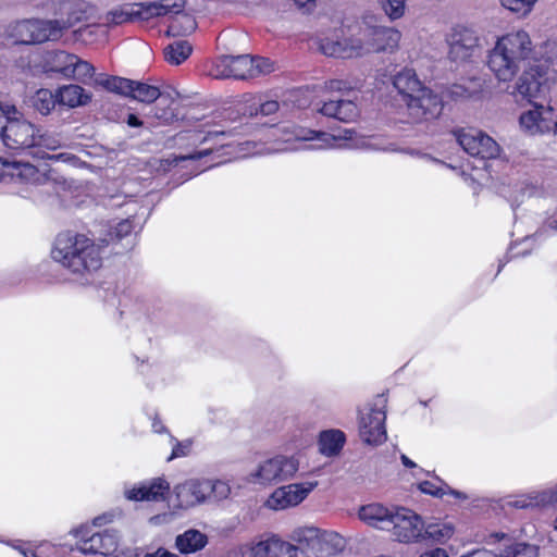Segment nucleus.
<instances>
[{"instance_id":"obj_28","label":"nucleus","mask_w":557,"mask_h":557,"mask_svg":"<svg viewBox=\"0 0 557 557\" xmlns=\"http://www.w3.org/2000/svg\"><path fill=\"white\" fill-rule=\"evenodd\" d=\"M401 33L393 27L375 25L374 46L375 53H393L399 47Z\"/></svg>"},{"instance_id":"obj_46","label":"nucleus","mask_w":557,"mask_h":557,"mask_svg":"<svg viewBox=\"0 0 557 557\" xmlns=\"http://www.w3.org/2000/svg\"><path fill=\"white\" fill-rule=\"evenodd\" d=\"M274 70V64L269 59L251 57L250 77L269 74Z\"/></svg>"},{"instance_id":"obj_31","label":"nucleus","mask_w":557,"mask_h":557,"mask_svg":"<svg viewBox=\"0 0 557 557\" xmlns=\"http://www.w3.org/2000/svg\"><path fill=\"white\" fill-rule=\"evenodd\" d=\"M555 503H557V488L555 491H543L523 495L515 500L508 502V505L515 508L527 509Z\"/></svg>"},{"instance_id":"obj_48","label":"nucleus","mask_w":557,"mask_h":557,"mask_svg":"<svg viewBox=\"0 0 557 557\" xmlns=\"http://www.w3.org/2000/svg\"><path fill=\"white\" fill-rule=\"evenodd\" d=\"M122 516L123 511L121 509H112L95 517L92 519V527H103L113 522L115 519L121 518Z\"/></svg>"},{"instance_id":"obj_23","label":"nucleus","mask_w":557,"mask_h":557,"mask_svg":"<svg viewBox=\"0 0 557 557\" xmlns=\"http://www.w3.org/2000/svg\"><path fill=\"white\" fill-rule=\"evenodd\" d=\"M65 28V23L60 20L32 18V45L58 40Z\"/></svg>"},{"instance_id":"obj_10","label":"nucleus","mask_w":557,"mask_h":557,"mask_svg":"<svg viewBox=\"0 0 557 557\" xmlns=\"http://www.w3.org/2000/svg\"><path fill=\"white\" fill-rule=\"evenodd\" d=\"M448 57L454 62H465L472 58L479 47V37L474 29L456 25L447 35Z\"/></svg>"},{"instance_id":"obj_64","label":"nucleus","mask_w":557,"mask_h":557,"mask_svg":"<svg viewBox=\"0 0 557 557\" xmlns=\"http://www.w3.org/2000/svg\"><path fill=\"white\" fill-rule=\"evenodd\" d=\"M344 83L341 81H330L327 83V88L330 90H341L343 88Z\"/></svg>"},{"instance_id":"obj_11","label":"nucleus","mask_w":557,"mask_h":557,"mask_svg":"<svg viewBox=\"0 0 557 557\" xmlns=\"http://www.w3.org/2000/svg\"><path fill=\"white\" fill-rule=\"evenodd\" d=\"M42 180L44 175L29 162L0 157V183L39 184Z\"/></svg>"},{"instance_id":"obj_51","label":"nucleus","mask_w":557,"mask_h":557,"mask_svg":"<svg viewBox=\"0 0 557 557\" xmlns=\"http://www.w3.org/2000/svg\"><path fill=\"white\" fill-rule=\"evenodd\" d=\"M419 488L422 493L433 495L436 497H442L444 494H446V492L443 487H437L429 481H424V482L420 483Z\"/></svg>"},{"instance_id":"obj_29","label":"nucleus","mask_w":557,"mask_h":557,"mask_svg":"<svg viewBox=\"0 0 557 557\" xmlns=\"http://www.w3.org/2000/svg\"><path fill=\"white\" fill-rule=\"evenodd\" d=\"M318 49L327 57L354 58L349 38L322 37L317 41Z\"/></svg>"},{"instance_id":"obj_14","label":"nucleus","mask_w":557,"mask_h":557,"mask_svg":"<svg viewBox=\"0 0 557 557\" xmlns=\"http://www.w3.org/2000/svg\"><path fill=\"white\" fill-rule=\"evenodd\" d=\"M251 57L247 54L232 57L222 55L210 70V75L214 78H237L245 79L250 77Z\"/></svg>"},{"instance_id":"obj_61","label":"nucleus","mask_w":557,"mask_h":557,"mask_svg":"<svg viewBox=\"0 0 557 557\" xmlns=\"http://www.w3.org/2000/svg\"><path fill=\"white\" fill-rule=\"evenodd\" d=\"M472 557H509V556L504 549L503 552H500L498 555H495V556L488 550H479V552L473 553Z\"/></svg>"},{"instance_id":"obj_37","label":"nucleus","mask_w":557,"mask_h":557,"mask_svg":"<svg viewBox=\"0 0 557 557\" xmlns=\"http://www.w3.org/2000/svg\"><path fill=\"white\" fill-rule=\"evenodd\" d=\"M62 146V137L59 133L48 129H42L37 126V134L35 135L34 148H44L47 150H57Z\"/></svg>"},{"instance_id":"obj_41","label":"nucleus","mask_w":557,"mask_h":557,"mask_svg":"<svg viewBox=\"0 0 557 557\" xmlns=\"http://www.w3.org/2000/svg\"><path fill=\"white\" fill-rule=\"evenodd\" d=\"M203 490L206 499L213 497L216 500H222L227 498L231 493L228 483L221 480H203Z\"/></svg>"},{"instance_id":"obj_59","label":"nucleus","mask_w":557,"mask_h":557,"mask_svg":"<svg viewBox=\"0 0 557 557\" xmlns=\"http://www.w3.org/2000/svg\"><path fill=\"white\" fill-rule=\"evenodd\" d=\"M164 59L169 64L174 65V42L164 48Z\"/></svg>"},{"instance_id":"obj_63","label":"nucleus","mask_w":557,"mask_h":557,"mask_svg":"<svg viewBox=\"0 0 557 557\" xmlns=\"http://www.w3.org/2000/svg\"><path fill=\"white\" fill-rule=\"evenodd\" d=\"M294 1H295V4L300 9H302V8L310 9V7H312L314 4L315 0H294Z\"/></svg>"},{"instance_id":"obj_7","label":"nucleus","mask_w":557,"mask_h":557,"mask_svg":"<svg viewBox=\"0 0 557 557\" xmlns=\"http://www.w3.org/2000/svg\"><path fill=\"white\" fill-rule=\"evenodd\" d=\"M170 493V482L164 476H156L125 486L123 495L134 503H159L168 500Z\"/></svg>"},{"instance_id":"obj_49","label":"nucleus","mask_w":557,"mask_h":557,"mask_svg":"<svg viewBox=\"0 0 557 557\" xmlns=\"http://www.w3.org/2000/svg\"><path fill=\"white\" fill-rule=\"evenodd\" d=\"M277 110H278V102L271 100V101H265L263 103H260L259 109L253 110L252 107H250L249 115L252 116V115H258L260 113L261 115L267 116V115H271V114L275 113Z\"/></svg>"},{"instance_id":"obj_52","label":"nucleus","mask_w":557,"mask_h":557,"mask_svg":"<svg viewBox=\"0 0 557 557\" xmlns=\"http://www.w3.org/2000/svg\"><path fill=\"white\" fill-rule=\"evenodd\" d=\"M95 532L92 531V528L89 525H81L73 530L74 536L78 540L77 548L79 549V545L83 544L84 541H87L90 539L91 534Z\"/></svg>"},{"instance_id":"obj_25","label":"nucleus","mask_w":557,"mask_h":557,"mask_svg":"<svg viewBox=\"0 0 557 557\" xmlns=\"http://www.w3.org/2000/svg\"><path fill=\"white\" fill-rule=\"evenodd\" d=\"M394 511L381 504H369L360 508L359 518L371 527L389 530Z\"/></svg>"},{"instance_id":"obj_18","label":"nucleus","mask_w":557,"mask_h":557,"mask_svg":"<svg viewBox=\"0 0 557 557\" xmlns=\"http://www.w3.org/2000/svg\"><path fill=\"white\" fill-rule=\"evenodd\" d=\"M250 557H309L304 550L277 537L260 541L250 548Z\"/></svg>"},{"instance_id":"obj_8","label":"nucleus","mask_w":557,"mask_h":557,"mask_svg":"<svg viewBox=\"0 0 557 557\" xmlns=\"http://www.w3.org/2000/svg\"><path fill=\"white\" fill-rule=\"evenodd\" d=\"M391 527L394 537L401 543L419 542L423 536L424 522L422 518L405 507L395 509Z\"/></svg>"},{"instance_id":"obj_39","label":"nucleus","mask_w":557,"mask_h":557,"mask_svg":"<svg viewBox=\"0 0 557 557\" xmlns=\"http://www.w3.org/2000/svg\"><path fill=\"white\" fill-rule=\"evenodd\" d=\"M454 534V528L445 523L424 524L423 536L421 540H432L434 542H445Z\"/></svg>"},{"instance_id":"obj_1","label":"nucleus","mask_w":557,"mask_h":557,"mask_svg":"<svg viewBox=\"0 0 557 557\" xmlns=\"http://www.w3.org/2000/svg\"><path fill=\"white\" fill-rule=\"evenodd\" d=\"M51 257L74 274H90L102 264L99 248L94 240L72 232L57 236Z\"/></svg>"},{"instance_id":"obj_55","label":"nucleus","mask_w":557,"mask_h":557,"mask_svg":"<svg viewBox=\"0 0 557 557\" xmlns=\"http://www.w3.org/2000/svg\"><path fill=\"white\" fill-rule=\"evenodd\" d=\"M209 150H203L201 152H198V153H195V154H189V156H176L175 158V161H176V166L180 164V163H184V162H191L194 163L195 161L201 159L202 157L205 156H208L209 154Z\"/></svg>"},{"instance_id":"obj_30","label":"nucleus","mask_w":557,"mask_h":557,"mask_svg":"<svg viewBox=\"0 0 557 557\" xmlns=\"http://www.w3.org/2000/svg\"><path fill=\"white\" fill-rule=\"evenodd\" d=\"M207 543V535L196 529L187 530L176 536V548L183 554H191L201 550Z\"/></svg>"},{"instance_id":"obj_24","label":"nucleus","mask_w":557,"mask_h":557,"mask_svg":"<svg viewBox=\"0 0 557 557\" xmlns=\"http://www.w3.org/2000/svg\"><path fill=\"white\" fill-rule=\"evenodd\" d=\"M325 116L337 119L342 122H351L359 115V110L351 100H329L319 109Z\"/></svg>"},{"instance_id":"obj_43","label":"nucleus","mask_w":557,"mask_h":557,"mask_svg":"<svg viewBox=\"0 0 557 557\" xmlns=\"http://www.w3.org/2000/svg\"><path fill=\"white\" fill-rule=\"evenodd\" d=\"M381 8L391 21L399 20L406 11L405 0H381Z\"/></svg>"},{"instance_id":"obj_3","label":"nucleus","mask_w":557,"mask_h":557,"mask_svg":"<svg viewBox=\"0 0 557 557\" xmlns=\"http://www.w3.org/2000/svg\"><path fill=\"white\" fill-rule=\"evenodd\" d=\"M299 470V459L295 456L277 454L261 460L248 473V483L271 486L292 480Z\"/></svg>"},{"instance_id":"obj_47","label":"nucleus","mask_w":557,"mask_h":557,"mask_svg":"<svg viewBox=\"0 0 557 557\" xmlns=\"http://www.w3.org/2000/svg\"><path fill=\"white\" fill-rule=\"evenodd\" d=\"M194 47L187 39L176 40V65L185 62L193 53Z\"/></svg>"},{"instance_id":"obj_17","label":"nucleus","mask_w":557,"mask_h":557,"mask_svg":"<svg viewBox=\"0 0 557 557\" xmlns=\"http://www.w3.org/2000/svg\"><path fill=\"white\" fill-rule=\"evenodd\" d=\"M120 535L114 529H106L101 532H95L90 539L84 541L79 545V552L83 554H100L109 556L116 552L119 546Z\"/></svg>"},{"instance_id":"obj_42","label":"nucleus","mask_w":557,"mask_h":557,"mask_svg":"<svg viewBox=\"0 0 557 557\" xmlns=\"http://www.w3.org/2000/svg\"><path fill=\"white\" fill-rule=\"evenodd\" d=\"M95 71L96 70L91 63L79 59L77 55H74L70 73H72L77 79L84 82L86 78H91L95 74Z\"/></svg>"},{"instance_id":"obj_53","label":"nucleus","mask_w":557,"mask_h":557,"mask_svg":"<svg viewBox=\"0 0 557 557\" xmlns=\"http://www.w3.org/2000/svg\"><path fill=\"white\" fill-rule=\"evenodd\" d=\"M448 92L449 96L454 99L469 98L472 95V92L468 88L460 84L453 85L449 88Z\"/></svg>"},{"instance_id":"obj_19","label":"nucleus","mask_w":557,"mask_h":557,"mask_svg":"<svg viewBox=\"0 0 557 557\" xmlns=\"http://www.w3.org/2000/svg\"><path fill=\"white\" fill-rule=\"evenodd\" d=\"M135 216H128L119 221L114 225H109L106 237L100 240L103 245L117 244L125 240V244H123L124 249H133L136 245V227L138 226V223H135Z\"/></svg>"},{"instance_id":"obj_21","label":"nucleus","mask_w":557,"mask_h":557,"mask_svg":"<svg viewBox=\"0 0 557 557\" xmlns=\"http://www.w3.org/2000/svg\"><path fill=\"white\" fill-rule=\"evenodd\" d=\"M352 131L344 129L338 135H332L325 132H318L312 129L298 128L295 133V138L302 141H315L309 146L310 149H324L333 148L336 146L337 140L351 139Z\"/></svg>"},{"instance_id":"obj_62","label":"nucleus","mask_w":557,"mask_h":557,"mask_svg":"<svg viewBox=\"0 0 557 557\" xmlns=\"http://www.w3.org/2000/svg\"><path fill=\"white\" fill-rule=\"evenodd\" d=\"M5 128H7V117L4 116L3 113L0 112V138L2 141L4 140V135L7 134Z\"/></svg>"},{"instance_id":"obj_27","label":"nucleus","mask_w":557,"mask_h":557,"mask_svg":"<svg viewBox=\"0 0 557 557\" xmlns=\"http://www.w3.org/2000/svg\"><path fill=\"white\" fill-rule=\"evenodd\" d=\"M393 85L406 103L423 87L416 72L410 69H405L396 74L393 78Z\"/></svg>"},{"instance_id":"obj_12","label":"nucleus","mask_w":557,"mask_h":557,"mask_svg":"<svg viewBox=\"0 0 557 557\" xmlns=\"http://www.w3.org/2000/svg\"><path fill=\"white\" fill-rule=\"evenodd\" d=\"M318 486V482L292 483L277 487L268 504L272 509L282 510L299 505Z\"/></svg>"},{"instance_id":"obj_58","label":"nucleus","mask_w":557,"mask_h":557,"mask_svg":"<svg viewBox=\"0 0 557 557\" xmlns=\"http://www.w3.org/2000/svg\"><path fill=\"white\" fill-rule=\"evenodd\" d=\"M144 557H174V554L163 547H160L156 552L146 553Z\"/></svg>"},{"instance_id":"obj_22","label":"nucleus","mask_w":557,"mask_h":557,"mask_svg":"<svg viewBox=\"0 0 557 557\" xmlns=\"http://www.w3.org/2000/svg\"><path fill=\"white\" fill-rule=\"evenodd\" d=\"M177 507L190 508L206 502L203 480L190 479L176 486Z\"/></svg>"},{"instance_id":"obj_35","label":"nucleus","mask_w":557,"mask_h":557,"mask_svg":"<svg viewBox=\"0 0 557 557\" xmlns=\"http://www.w3.org/2000/svg\"><path fill=\"white\" fill-rule=\"evenodd\" d=\"M74 55L63 50H52L46 53L45 62L50 71L69 75Z\"/></svg>"},{"instance_id":"obj_4","label":"nucleus","mask_w":557,"mask_h":557,"mask_svg":"<svg viewBox=\"0 0 557 557\" xmlns=\"http://www.w3.org/2000/svg\"><path fill=\"white\" fill-rule=\"evenodd\" d=\"M0 112L7 117L3 145L8 149L17 151L33 149L37 126L27 121L24 114L9 102L0 101Z\"/></svg>"},{"instance_id":"obj_16","label":"nucleus","mask_w":557,"mask_h":557,"mask_svg":"<svg viewBox=\"0 0 557 557\" xmlns=\"http://www.w3.org/2000/svg\"><path fill=\"white\" fill-rule=\"evenodd\" d=\"M375 22L376 17L374 15H363L361 21L358 22L357 32L349 37L354 58L375 53Z\"/></svg>"},{"instance_id":"obj_60","label":"nucleus","mask_w":557,"mask_h":557,"mask_svg":"<svg viewBox=\"0 0 557 557\" xmlns=\"http://www.w3.org/2000/svg\"><path fill=\"white\" fill-rule=\"evenodd\" d=\"M126 124L129 127H140L143 125V121L137 114L129 113L126 119Z\"/></svg>"},{"instance_id":"obj_15","label":"nucleus","mask_w":557,"mask_h":557,"mask_svg":"<svg viewBox=\"0 0 557 557\" xmlns=\"http://www.w3.org/2000/svg\"><path fill=\"white\" fill-rule=\"evenodd\" d=\"M410 115L416 120H428L437 116L442 111V100L431 89L422 87L407 101Z\"/></svg>"},{"instance_id":"obj_13","label":"nucleus","mask_w":557,"mask_h":557,"mask_svg":"<svg viewBox=\"0 0 557 557\" xmlns=\"http://www.w3.org/2000/svg\"><path fill=\"white\" fill-rule=\"evenodd\" d=\"M521 128L530 134L557 133V121L550 107L534 104L533 109L523 112L519 119Z\"/></svg>"},{"instance_id":"obj_45","label":"nucleus","mask_w":557,"mask_h":557,"mask_svg":"<svg viewBox=\"0 0 557 557\" xmlns=\"http://www.w3.org/2000/svg\"><path fill=\"white\" fill-rule=\"evenodd\" d=\"M537 0H499L500 4L517 14H529Z\"/></svg>"},{"instance_id":"obj_40","label":"nucleus","mask_w":557,"mask_h":557,"mask_svg":"<svg viewBox=\"0 0 557 557\" xmlns=\"http://www.w3.org/2000/svg\"><path fill=\"white\" fill-rule=\"evenodd\" d=\"M9 33L16 44L32 45V18L17 21L10 26Z\"/></svg>"},{"instance_id":"obj_5","label":"nucleus","mask_w":557,"mask_h":557,"mask_svg":"<svg viewBox=\"0 0 557 557\" xmlns=\"http://www.w3.org/2000/svg\"><path fill=\"white\" fill-rule=\"evenodd\" d=\"M386 406L387 399L381 394L374 398V401L364 411H360L359 433L364 443L381 445L386 441Z\"/></svg>"},{"instance_id":"obj_6","label":"nucleus","mask_w":557,"mask_h":557,"mask_svg":"<svg viewBox=\"0 0 557 557\" xmlns=\"http://www.w3.org/2000/svg\"><path fill=\"white\" fill-rule=\"evenodd\" d=\"M174 4L163 2L134 3L121 9L112 10L107 21L113 25H121L134 21H147L151 17L164 16L171 12Z\"/></svg>"},{"instance_id":"obj_33","label":"nucleus","mask_w":557,"mask_h":557,"mask_svg":"<svg viewBox=\"0 0 557 557\" xmlns=\"http://www.w3.org/2000/svg\"><path fill=\"white\" fill-rule=\"evenodd\" d=\"M30 107L41 115L46 116L51 113L58 103L55 92L50 89L40 88L30 97Z\"/></svg>"},{"instance_id":"obj_34","label":"nucleus","mask_w":557,"mask_h":557,"mask_svg":"<svg viewBox=\"0 0 557 557\" xmlns=\"http://www.w3.org/2000/svg\"><path fill=\"white\" fill-rule=\"evenodd\" d=\"M95 83L110 92L128 97L132 92L133 81L120 76L99 75Z\"/></svg>"},{"instance_id":"obj_36","label":"nucleus","mask_w":557,"mask_h":557,"mask_svg":"<svg viewBox=\"0 0 557 557\" xmlns=\"http://www.w3.org/2000/svg\"><path fill=\"white\" fill-rule=\"evenodd\" d=\"M160 96L159 87L138 81H133L132 92L128 95V97L145 103H152Z\"/></svg>"},{"instance_id":"obj_32","label":"nucleus","mask_w":557,"mask_h":557,"mask_svg":"<svg viewBox=\"0 0 557 557\" xmlns=\"http://www.w3.org/2000/svg\"><path fill=\"white\" fill-rule=\"evenodd\" d=\"M345 443V434L339 430H329L320 434L319 446L320 451L324 456H336L343 448Z\"/></svg>"},{"instance_id":"obj_54","label":"nucleus","mask_w":557,"mask_h":557,"mask_svg":"<svg viewBox=\"0 0 557 557\" xmlns=\"http://www.w3.org/2000/svg\"><path fill=\"white\" fill-rule=\"evenodd\" d=\"M151 419V428L152 431L157 434H163L166 433L170 437V441L172 442L173 436L169 429L163 424V422L160 420L159 416L156 413Z\"/></svg>"},{"instance_id":"obj_44","label":"nucleus","mask_w":557,"mask_h":557,"mask_svg":"<svg viewBox=\"0 0 557 557\" xmlns=\"http://www.w3.org/2000/svg\"><path fill=\"white\" fill-rule=\"evenodd\" d=\"M509 557H537L539 547L527 543H516L505 548Z\"/></svg>"},{"instance_id":"obj_20","label":"nucleus","mask_w":557,"mask_h":557,"mask_svg":"<svg viewBox=\"0 0 557 557\" xmlns=\"http://www.w3.org/2000/svg\"><path fill=\"white\" fill-rule=\"evenodd\" d=\"M546 72L540 64L525 69L517 82L516 90L522 98H536L543 90Z\"/></svg>"},{"instance_id":"obj_50","label":"nucleus","mask_w":557,"mask_h":557,"mask_svg":"<svg viewBox=\"0 0 557 557\" xmlns=\"http://www.w3.org/2000/svg\"><path fill=\"white\" fill-rule=\"evenodd\" d=\"M98 296L103 298L106 306L116 308L120 306V299L116 296L115 289L101 288L98 290Z\"/></svg>"},{"instance_id":"obj_9","label":"nucleus","mask_w":557,"mask_h":557,"mask_svg":"<svg viewBox=\"0 0 557 557\" xmlns=\"http://www.w3.org/2000/svg\"><path fill=\"white\" fill-rule=\"evenodd\" d=\"M458 144L472 157L494 159L500 153L499 145L485 133L469 128L455 133Z\"/></svg>"},{"instance_id":"obj_57","label":"nucleus","mask_w":557,"mask_h":557,"mask_svg":"<svg viewBox=\"0 0 557 557\" xmlns=\"http://www.w3.org/2000/svg\"><path fill=\"white\" fill-rule=\"evenodd\" d=\"M420 557H448L447 553L443 548H433L424 552Z\"/></svg>"},{"instance_id":"obj_26","label":"nucleus","mask_w":557,"mask_h":557,"mask_svg":"<svg viewBox=\"0 0 557 557\" xmlns=\"http://www.w3.org/2000/svg\"><path fill=\"white\" fill-rule=\"evenodd\" d=\"M58 103L69 108H77L87 104L91 100V94L82 86L70 84L55 90Z\"/></svg>"},{"instance_id":"obj_38","label":"nucleus","mask_w":557,"mask_h":557,"mask_svg":"<svg viewBox=\"0 0 557 557\" xmlns=\"http://www.w3.org/2000/svg\"><path fill=\"white\" fill-rule=\"evenodd\" d=\"M184 4L185 1L176 0V35L187 36L196 29L197 23L191 13L178 10Z\"/></svg>"},{"instance_id":"obj_2","label":"nucleus","mask_w":557,"mask_h":557,"mask_svg":"<svg viewBox=\"0 0 557 557\" xmlns=\"http://www.w3.org/2000/svg\"><path fill=\"white\" fill-rule=\"evenodd\" d=\"M533 47L524 30L510 33L499 38L490 52L487 65L499 82H510L527 61Z\"/></svg>"},{"instance_id":"obj_56","label":"nucleus","mask_w":557,"mask_h":557,"mask_svg":"<svg viewBox=\"0 0 557 557\" xmlns=\"http://www.w3.org/2000/svg\"><path fill=\"white\" fill-rule=\"evenodd\" d=\"M193 441L185 440L176 444V458L188 456L191 451Z\"/></svg>"}]
</instances>
